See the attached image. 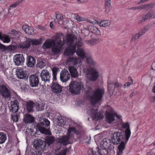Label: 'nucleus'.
Here are the masks:
<instances>
[{
	"label": "nucleus",
	"mask_w": 155,
	"mask_h": 155,
	"mask_svg": "<svg viewBox=\"0 0 155 155\" xmlns=\"http://www.w3.org/2000/svg\"><path fill=\"white\" fill-rule=\"evenodd\" d=\"M113 83L115 89L117 87L120 88L123 86L122 84L119 83L117 81H114L113 82Z\"/></svg>",
	"instance_id": "nucleus-49"
},
{
	"label": "nucleus",
	"mask_w": 155,
	"mask_h": 155,
	"mask_svg": "<svg viewBox=\"0 0 155 155\" xmlns=\"http://www.w3.org/2000/svg\"><path fill=\"white\" fill-rule=\"evenodd\" d=\"M66 42L70 46L66 48L64 52L65 56H71L76 51V47H81L83 45L81 39L79 36L75 37L74 35H69L66 38Z\"/></svg>",
	"instance_id": "nucleus-1"
},
{
	"label": "nucleus",
	"mask_w": 155,
	"mask_h": 155,
	"mask_svg": "<svg viewBox=\"0 0 155 155\" xmlns=\"http://www.w3.org/2000/svg\"><path fill=\"white\" fill-rule=\"evenodd\" d=\"M63 18V17L62 15L59 14H56L55 17L54 18V20L55 21L57 19L58 20H62Z\"/></svg>",
	"instance_id": "nucleus-50"
},
{
	"label": "nucleus",
	"mask_w": 155,
	"mask_h": 155,
	"mask_svg": "<svg viewBox=\"0 0 155 155\" xmlns=\"http://www.w3.org/2000/svg\"><path fill=\"white\" fill-rule=\"evenodd\" d=\"M99 155H108V151L106 149L101 150L98 151Z\"/></svg>",
	"instance_id": "nucleus-47"
},
{
	"label": "nucleus",
	"mask_w": 155,
	"mask_h": 155,
	"mask_svg": "<svg viewBox=\"0 0 155 155\" xmlns=\"http://www.w3.org/2000/svg\"><path fill=\"white\" fill-rule=\"evenodd\" d=\"M104 90L103 88H97L94 90L90 88L86 92L87 98L91 100L92 105H94L101 101L104 94Z\"/></svg>",
	"instance_id": "nucleus-2"
},
{
	"label": "nucleus",
	"mask_w": 155,
	"mask_h": 155,
	"mask_svg": "<svg viewBox=\"0 0 155 155\" xmlns=\"http://www.w3.org/2000/svg\"><path fill=\"white\" fill-rule=\"evenodd\" d=\"M55 42V40H46L42 45L44 48H51L52 45Z\"/></svg>",
	"instance_id": "nucleus-30"
},
{
	"label": "nucleus",
	"mask_w": 155,
	"mask_h": 155,
	"mask_svg": "<svg viewBox=\"0 0 155 155\" xmlns=\"http://www.w3.org/2000/svg\"><path fill=\"white\" fill-rule=\"evenodd\" d=\"M22 29L26 34L31 35L33 31L32 28L27 25H24L22 27Z\"/></svg>",
	"instance_id": "nucleus-31"
},
{
	"label": "nucleus",
	"mask_w": 155,
	"mask_h": 155,
	"mask_svg": "<svg viewBox=\"0 0 155 155\" xmlns=\"http://www.w3.org/2000/svg\"><path fill=\"white\" fill-rule=\"evenodd\" d=\"M114 116L117 117L116 113H114L112 114L110 113L106 112V121L109 123L110 124L112 122L115 120Z\"/></svg>",
	"instance_id": "nucleus-21"
},
{
	"label": "nucleus",
	"mask_w": 155,
	"mask_h": 155,
	"mask_svg": "<svg viewBox=\"0 0 155 155\" xmlns=\"http://www.w3.org/2000/svg\"><path fill=\"white\" fill-rule=\"evenodd\" d=\"M81 61L79 58L70 57L67 59L66 63L69 65H74L80 63Z\"/></svg>",
	"instance_id": "nucleus-20"
},
{
	"label": "nucleus",
	"mask_w": 155,
	"mask_h": 155,
	"mask_svg": "<svg viewBox=\"0 0 155 155\" xmlns=\"http://www.w3.org/2000/svg\"><path fill=\"white\" fill-rule=\"evenodd\" d=\"M68 87L69 91L74 94H80L82 88L81 83L76 81L71 82Z\"/></svg>",
	"instance_id": "nucleus-6"
},
{
	"label": "nucleus",
	"mask_w": 155,
	"mask_h": 155,
	"mask_svg": "<svg viewBox=\"0 0 155 155\" xmlns=\"http://www.w3.org/2000/svg\"><path fill=\"white\" fill-rule=\"evenodd\" d=\"M71 139V137L68 135H65L58 139V142L64 145H66L69 143L68 140Z\"/></svg>",
	"instance_id": "nucleus-22"
},
{
	"label": "nucleus",
	"mask_w": 155,
	"mask_h": 155,
	"mask_svg": "<svg viewBox=\"0 0 155 155\" xmlns=\"http://www.w3.org/2000/svg\"><path fill=\"white\" fill-rule=\"evenodd\" d=\"M25 61V59L22 54H17L14 58V62L17 65L23 64Z\"/></svg>",
	"instance_id": "nucleus-16"
},
{
	"label": "nucleus",
	"mask_w": 155,
	"mask_h": 155,
	"mask_svg": "<svg viewBox=\"0 0 155 155\" xmlns=\"http://www.w3.org/2000/svg\"><path fill=\"white\" fill-rule=\"evenodd\" d=\"M135 35L137 36V37L138 38H139L141 36H142L138 32L137 33H136Z\"/></svg>",
	"instance_id": "nucleus-64"
},
{
	"label": "nucleus",
	"mask_w": 155,
	"mask_h": 155,
	"mask_svg": "<svg viewBox=\"0 0 155 155\" xmlns=\"http://www.w3.org/2000/svg\"><path fill=\"white\" fill-rule=\"evenodd\" d=\"M150 26L148 25H147L146 26L144 27L143 28V29L145 31V32H146L149 29Z\"/></svg>",
	"instance_id": "nucleus-58"
},
{
	"label": "nucleus",
	"mask_w": 155,
	"mask_h": 155,
	"mask_svg": "<svg viewBox=\"0 0 155 155\" xmlns=\"http://www.w3.org/2000/svg\"><path fill=\"white\" fill-rule=\"evenodd\" d=\"M137 38H138L137 37V36L135 35L134 36H133L131 40V41H135Z\"/></svg>",
	"instance_id": "nucleus-61"
},
{
	"label": "nucleus",
	"mask_w": 155,
	"mask_h": 155,
	"mask_svg": "<svg viewBox=\"0 0 155 155\" xmlns=\"http://www.w3.org/2000/svg\"><path fill=\"white\" fill-rule=\"evenodd\" d=\"M40 121V123L37 124L36 126L37 130L42 134H49L48 127L50 124V121L46 118L41 119Z\"/></svg>",
	"instance_id": "nucleus-5"
},
{
	"label": "nucleus",
	"mask_w": 155,
	"mask_h": 155,
	"mask_svg": "<svg viewBox=\"0 0 155 155\" xmlns=\"http://www.w3.org/2000/svg\"><path fill=\"white\" fill-rule=\"evenodd\" d=\"M40 105L38 103H36L35 105V107L36 108V110L38 111H41L43 110L44 109V106L42 105L40 107Z\"/></svg>",
	"instance_id": "nucleus-48"
},
{
	"label": "nucleus",
	"mask_w": 155,
	"mask_h": 155,
	"mask_svg": "<svg viewBox=\"0 0 155 155\" xmlns=\"http://www.w3.org/2000/svg\"><path fill=\"white\" fill-rule=\"evenodd\" d=\"M6 46L0 43V52L6 51Z\"/></svg>",
	"instance_id": "nucleus-52"
},
{
	"label": "nucleus",
	"mask_w": 155,
	"mask_h": 155,
	"mask_svg": "<svg viewBox=\"0 0 155 155\" xmlns=\"http://www.w3.org/2000/svg\"><path fill=\"white\" fill-rule=\"evenodd\" d=\"M24 121L26 124L32 123L34 121V118L30 114H25L24 117Z\"/></svg>",
	"instance_id": "nucleus-26"
},
{
	"label": "nucleus",
	"mask_w": 155,
	"mask_h": 155,
	"mask_svg": "<svg viewBox=\"0 0 155 155\" xmlns=\"http://www.w3.org/2000/svg\"><path fill=\"white\" fill-rule=\"evenodd\" d=\"M35 59L33 57L29 56L27 58L26 64L28 67L31 68L33 67L35 64Z\"/></svg>",
	"instance_id": "nucleus-23"
},
{
	"label": "nucleus",
	"mask_w": 155,
	"mask_h": 155,
	"mask_svg": "<svg viewBox=\"0 0 155 155\" xmlns=\"http://www.w3.org/2000/svg\"><path fill=\"white\" fill-rule=\"evenodd\" d=\"M31 155H42V153L40 152H35V153H32Z\"/></svg>",
	"instance_id": "nucleus-59"
},
{
	"label": "nucleus",
	"mask_w": 155,
	"mask_h": 155,
	"mask_svg": "<svg viewBox=\"0 0 155 155\" xmlns=\"http://www.w3.org/2000/svg\"><path fill=\"white\" fill-rule=\"evenodd\" d=\"M7 138L5 134L3 132H0V144L5 143Z\"/></svg>",
	"instance_id": "nucleus-39"
},
{
	"label": "nucleus",
	"mask_w": 155,
	"mask_h": 155,
	"mask_svg": "<svg viewBox=\"0 0 155 155\" xmlns=\"http://www.w3.org/2000/svg\"><path fill=\"white\" fill-rule=\"evenodd\" d=\"M97 109H91L89 111L91 112V115L95 119H99L103 117V114L100 113H97Z\"/></svg>",
	"instance_id": "nucleus-18"
},
{
	"label": "nucleus",
	"mask_w": 155,
	"mask_h": 155,
	"mask_svg": "<svg viewBox=\"0 0 155 155\" xmlns=\"http://www.w3.org/2000/svg\"><path fill=\"white\" fill-rule=\"evenodd\" d=\"M115 90L113 82L108 81L107 82V91L110 94H113Z\"/></svg>",
	"instance_id": "nucleus-29"
},
{
	"label": "nucleus",
	"mask_w": 155,
	"mask_h": 155,
	"mask_svg": "<svg viewBox=\"0 0 155 155\" xmlns=\"http://www.w3.org/2000/svg\"><path fill=\"white\" fill-rule=\"evenodd\" d=\"M37 66L40 68L44 67L45 64V63L42 61H41L38 62L37 64Z\"/></svg>",
	"instance_id": "nucleus-51"
},
{
	"label": "nucleus",
	"mask_w": 155,
	"mask_h": 155,
	"mask_svg": "<svg viewBox=\"0 0 155 155\" xmlns=\"http://www.w3.org/2000/svg\"><path fill=\"white\" fill-rule=\"evenodd\" d=\"M40 77L42 81L45 82H49L51 77V74L47 70L43 69L40 74Z\"/></svg>",
	"instance_id": "nucleus-10"
},
{
	"label": "nucleus",
	"mask_w": 155,
	"mask_h": 155,
	"mask_svg": "<svg viewBox=\"0 0 155 155\" xmlns=\"http://www.w3.org/2000/svg\"><path fill=\"white\" fill-rule=\"evenodd\" d=\"M85 73L86 77L91 81H96L99 77L98 71L95 68L91 67L87 68Z\"/></svg>",
	"instance_id": "nucleus-7"
},
{
	"label": "nucleus",
	"mask_w": 155,
	"mask_h": 155,
	"mask_svg": "<svg viewBox=\"0 0 155 155\" xmlns=\"http://www.w3.org/2000/svg\"><path fill=\"white\" fill-rule=\"evenodd\" d=\"M68 135L70 136L71 138L74 137V134L78 135L79 134V132L74 127H70L69 128L67 132Z\"/></svg>",
	"instance_id": "nucleus-24"
},
{
	"label": "nucleus",
	"mask_w": 155,
	"mask_h": 155,
	"mask_svg": "<svg viewBox=\"0 0 155 155\" xmlns=\"http://www.w3.org/2000/svg\"><path fill=\"white\" fill-rule=\"evenodd\" d=\"M16 72V74L18 78L26 80L28 78V76L27 72L24 71L22 68L17 69Z\"/></svg>",
	"instance_id": "nucleus-11"
},
{
	"label": "nucleus",
	"mask_w": 155,
	"mask_h": 155,
	"mask_svg": "<svg viewBox=\"0 0 155 155\" xmlns=\"http://www.w3.org/2000/svg\"><path fill=\"white\" fill-rule=\"evenodd\" d=\"M17 48V47L16 46L14 45H10L8 46H6V51H15Z\"/></svg>",
	"instance_id": "nucleus-44"
},
{
	"label": "nucleus",
	"mask_w": 155,
	"mask_h": 155,
	"mask_svg": "<svg viewBox=\"0 0 155 155\" xmlns=\"http://www.w3.org/2000/svg\"><path fill=\"white\" fill-rule=\"evenodd\" d=\"M51 89L52 91L56 94L60 93L62 91V87L56 83H53L51 86Z\"/></svg>",
	"instance_id": "nucleus-17"
},
{
	"label": "nucleus",
	"mask_w": 155,
	"mask_h": 155,
	"mask_svg": "<svg viewBox=\"0 0 155 155\" xmlns=\"http://www.w3.org/2000/svg\"><path fill=\"white\" fill-rule=\"evenodd\" d=\"M65 41L64 35L62 34H57L55 38V42L51 48V51L53 54H58L61 52Z\"/></svg>",
	"instance_id": "nucleus-4"
},
{
	"label": "nucleus",
	"mask_w": 155,
	"mask_h": 155,
	"mask_svg": "<svg viewBox=\"0 0 155 155\" xmlns=\"http://www.w3.org/2000/svg\"><path fill=\"white\" fill-rule=\"evenodd\" d=\"M70 77V75L67 70L64 69L61 71L60 73V78L62 82H67L69 80Z\"/></svg>",
	"instance_id": "nucleus-13"
},
{
	"label": "nucleus",
	"mask_w": 155,
	"mask_h": 155,
	"mask_svg": "<svg viewBox=\"0 0 155 155\" xmlns=\"http://www.w3.org/2000/svg\"><path fill=\"white\" fill-rule=\"evenodd\" d=\"M49 25H50V27L51 28V29H52L53 28H54L53 27V23L52 22H51L50 23Z\"/></svg>",
	"instance_id": "nucleus-63"
},
{
	"label": "nucleus",
	"mask_w": 155,
	"mask_h": 155,
	"mask_svg": "<svg viewBox=\"0 0 155 155\" xmlns=\"http://www.w3.org/2000/svg\"><path fill=\"white\" fill-rule=\"evenodd\" d=\"M18 102L17 100L14 99L10 102L9 108L10 112L12 113H16L18 109Z\"/></svg>",
	"instance_id": "nucleus-12"
},
{
	"label": "nucleus",
	"mask_w": 155,
	"mask_h": 155,
	"mask_svg": "<svg viewBox=\"0 0 155 155\" xmlns=\"http://www.w3.org/2000/svg\"><path fill=\"white\" fill-rule=\"evenodd\" d=\"M86 61V62L91 65L94 66L96 64V63L91 57L87 58Z\"/></svg>",
	"instance_id": "nucleus-40"
},
{
	"label": "nucleus",
	"mask_w": 155,
	"mask_h": 155,
	"mask_svg": "<svg viewBox=\"0 0 155 155\" xmlns=\"http://www.w3.org/2000/svg\"><path fill=\"white\" fill-rule=\"evenodd\" d=\"M57 120L58 125V126L62 127L64 125L65 122L61 116L59 117L58 116V117H57Z\"/></svg>",
	"instance_id": "nucleus-41"
},
{
	"label": "nucleus",
	"mask_w": 155,
	"mask_h": 155,
	"mask_svg": "<svg viewBox=\"0 0 155 155\" xmlns=\"http://www.w3.org/2000/svg\"><path fill=\"white\" fill-rule=\"evenodd\" d=\"M138 32L141 35V36L144 35L145 33V32L143 29H141Z\"/></svg>",
	"instance_id": "nucleus-62"
},
{
	"label": "nucleus",
	"mask_w": 155,
	"mask_h": 155,
	"mask_svg": "<svg viewBox=\"0 0 155 155\" xmlns=\"http://www.w3.org/2000/svg\"><path fill=\"white\" fill-rule=\"evenodd\" d=\"M125 136L124 133L119 131L114 132L111 140L114 144H120L118 147V151L117 152V155H122L123 151L125 149L126 144L124 142Z\"/></svg>",
	"instance_id": "nucleus-3"
},
{
	"label": "nucleus",
	"mask_w": 155,
	"mask_h": 155,
	"mask_svg": "<svg viewBox=\"0 0 155 155\" xmlns=\"http://www.w3.org/2000/svg\"><path fill=\"white\" fill-rule=\"evenodd\" d=\"M0 93L5 98L10 97L11 93L6 86L4 85H0Z\"/></svg>",
	"instance_id": "nucleus-9"
},
{
	"label": "nucleus",
	"mask_w": 155,
	"mask_h": 155,
	"mask_svg": "<svg viewBox=\"0 0 155 155\" xmlns=\"http://www.w3.org/2000/svg\"><path fill=\"white\" fill-rule=\"evenodd\" d=\"M35 104L32 101L27 102L26 105V109L28 112H33V107Z\"/></svg>",
	"instance_id": "nucleus-32"
},
{
	"label": "nucleus",
	"mask_w": 155,
	"mask_h": 155,
	"mask_svg": "<svg viewBox=\"0 0 155 155\" xmlns=\"http://www.w3.org/2000/svg\"><path fill=\"white\" fill-rule=\"evenodd\" d=\"M84 33H87L88 35L89 32L94 33L97 35H100L101 34L100 31L95 26H89L87 27L84 30Z\"/></svg>",
	"instance_id": "nucleus-14"
},
{
	"label": "nucleus",
	"mask_w": 155,
	"mask_h": 155,
	"mask_svg": "<svg viewBox=\"0 0 155 155\" xmlns=\"http://www.w3.org/2000/svg\"><path fill=\"white\" fill-rule=\"evenodd\" d=\"M105 11L107 13H108L110 11L111 0H105Z\"/></svg>",
	"instance_id": "nucleus-34"
},
{
	"label": "nucleus",
	"mask_w": 155,
	"mask_h": 155,
	"mask_svg": "<svg viewBox=\"0 0 155 155\" xmlns=\"http://www.w3.org/2000/svg\"><path fill=\"white\" fill-rule=\"evenodd\" d=\"M22 0H18L13 4L10 5V8H8V10L11 9V8H15L16 6L19 5L22 2Z\"/></svg>",
	"instance_id": "nucleus-45"
},
{
	"label": "nucleus",
	"mask_w": 155,
	"mask_h": 155,
	"mask_svg": "<svg viewBox=\"0 0 155 155\" xmlns=\"http://www.w3.org/2000/svg\"><path fill=\"white\" fill-rule=\"evenodd\" d=\"M54 137L52 136H47L46 137L45 141L48 145L52 144L55 141Z\"/></svg>",
	"instance_id": "nucleus-36"
},
{
	"label": "nucleus",
	"mask_w": 155,
	"mask_h": 155,
	"mask_svg": "<svg viewBox=\"0 0 155 155\" xmlns=\"http://www.w3.org/2000/svg\"><path fill=\"white\" fill-rule=\"evenodd\" d=\"M42 140L41 139H35L33 142V147L36 149H39L41 147L42 145L43 142L42 141Z\"/></svg>",
	"instance_id": "nucleus-28"
},
{
	"label": "nucleus",
	"mask_w": 155,
	"mask_h": 155,
	"mask_svg": "<svg viewBox=\"0 0 155 155\" xmlns=\"http://www.w3.org/2000/svg\"><path fill=\"white\" fill-rule=\"evenodd\" d=\"M59 71V69L56 67H54L52 69L53 75V79L54 80H56V75L57 72Z\"/></svg>",
	"instance_id": "nucleus-43"
},
{
	"label": "nucleus",
	"mask_w": 155,
	"mask_h": 155,
	"mask_svg": "<svg viewBox=\"0 0 155 155\" xmlns=\"http://www.w3.org/2000/svg\"><path fill=\"white\" fill-rule=\"evenodd\" d=\"M155 18V13L153 10L148 12L145 15L140 18L138 21L139 24H141L148 19Z\"/></svg>",
	"instance_id": "nucleus-8"
},
{
	"label": "nucleus",
	"mask_w": 155,
	"mask_h": 155,
	"mask_svg": "<svg viewBox=\"0 0 155 155\" xmlns=\"http://www.w3.org/2000/svg\"><path fill=\"white\" fill-rule=\"evenodd\" d=\"M11 31V32L12 33V34L15 35V36H16L18 34L17 31L14 29L12 30Z\"/></svg>",
	"instance_id": "nucleus-60"
},
{
	"label": "nucleus",
	"mask_w": 155,
	"mask_h": 155,
	"mask_svg": "<svg viewBox=\"0 0 155 155\" xmlns=\"http://www.w3.org/2000/svg\"><path fill=\"white\" fill-rule=\"evenodd\" d=\"M12 117L13 121L17 122L18 121V115H16L14 116L12 115Z\"/></svg>",
	"instance_id": "nucleus-55"
},
{
	"label": "nucleus",
	"mask_w": 155,
	"mask_h": 155,
	"mask_svg": "<svg viewBox=\"0 0 155 155\" xmlns=\"http://www.w3.org/2000/svg\"><path fill=\"white\" fill-rule=\"evenodd\" d=\"M30 85L32 87H37L38 85L39 80L38 77L35 75H32L29 77Z\"/></svg>",
	"instance_id": "nucleus-15"
},
{
	"label": "nucleus",
	"mask_w": 155,
	"mask_h": 155,
	"mask_svg": "<svg viewBox=\"0 0 155 155\" xmlns=\"http://www.w3.org/2000/svg\"><path fill=\"white\" fill-rule=\"evenodd\" d=\"M129 79H130L131 80V82H128L125 83L124 86V88H125V87H126L127 86V87H129L131 85V83H133V80L130 77H129Z\"/></svg>",
	"instance_id": "nucleus-53"
},
{
	"label": "nucleus",
	"mask_w": 155,
	"mask_h": 155,
	"mask_svg": "<svg viewBox=\"0 0 155 155\" xmlns=\"http://www.w3.org/2000/svg\"><path fill=\"white\" fill-rule=\"evenodd\" d=\"M125 144L126 143L130 136L131 132L130 129L127 128L125 131Z\"/></svg>",
	"instance_id": "nucleus-37"
},
{
	"label": "nucleus",
	"mask_w": 155,
	"mask_h": 155,
	"mask_svg": "<svg viewBox=\"0 0 155 155\" xmlns=\"http://www.w3.org/2000/svg\"><path fill=\"white\" fill-rule=\"evenodd\" d=\"M110 140L109 139H103L102 142V145L104 148H108L110 145Z\"/></svg>",
	"instance_id": "nucleus-42"
},
{
	"label": "nucleus",
	"mask_w": 155,
	"mask_h": 155,
	"mask_svg": "<svg viewBox=\"0 0 155 155\" xmlns=\"http://www.w3.org/2000/svg\"><path fill=\"white\" fill-rule=\"evenodd\" d=\"M67 149L66 148L63 150L61 152L58 153L56 155H66Z\"/></svg>",
	"instance_id": "nucleus-54"
},
{
	"label": "nucleus",
	"mask_w": 155,
	"mask_h": 155,
	"mask_svg": "<svg viewBox=\"0 0 155 155\" xmlns=\"http://www.w3.org/2000/svg\"><path fill=\"white\" fill-rule=\"evenodd\" d=\"M80 47L77 48V51L76 52L77 54L82 59H83L86 58L85 53L84 50L81 48H79Z\"/></svg>",
	"instance_id": "nucleus-27"
},
{
	"label": "nucleus",
	"mask_w": 155,
	"mask_h": 155,
	"mask_svg": "<svg viewBox=\"0 0 155 155\" xmlns=\"http://www.w3.org/2000/svg\"><path fill=\"white\" fill-rule=\"evenodd\" d=\"M41 39H34L31 41V42L33 45H36L41 44Z\"/></svg>",
	"instance_id": "nucleus-46"
},
{
	"label": "nucleus",
	"mask_w": 155,
	"mask_h": 155,
	"mask_svg": "<svg viewBox=\"0 0 155 155\" xmlns=\"http://www.w3.org/2000/svg\"><path fill=\"white\" fill-rule=\"evenodd\" d=\"M68 69L72 77L76 78L78 77V73L76 68L72 66H69Z\"/></svg>",
	"instance_id": "nucleus-25"
},
{
	"label": "nucleus",
	"mask_w": 155,
	"mask_h": 155,
	"mask_svg": "<svg viewBox=\"0 0 155 155\" xmlns=\"http://www.w3.org/2000/svg\"><path fill=\"white\" fill-rule=\"evenodd\" d=\"M98 24L101 27H105L110 26L111 24V22L110 21L104 20L100 22Z\"/></svg>",
	"instance_id": "nucleus-33"
},
{
	"label": "nucleus",
	"mask_w": 155,
	"mask_h": 155,
	"mask_svg": "<svg viewBox=\"0 0 155 155\" xmlns=\"http://www.w3.org/2000/svg\"><path fill=\"white\" fill-rule=\"evenodd\" d=\"M0 39L1 40L3 43H8L10 42V39L7 35H2V32H0Z\"/></svg>",
	"instance_id": "nucleus-35"
},
{
	"label": "nucleus",
	"mask_w": 155,
	"mask_h": 155,
	"mask_svg": "<svg viewBox=\"0 0 155 155\" xmlns=\"http://www.w3.org/2000/svg\"><path fill=\"white\" fill-rule=\"evenodd\" d=\"M152 5L147 4L139 6L130 8L129 9V10L134 11L136 10H142L148 9L150 7H152Z\"/></svg>",
	"instance_id": "nucleus-19"
},
{
	"label": "nucleus",
	"mask_w": 155,
	"mask_h": 155,
	"mask_svg": "<svg viewBox=\"0 0 155 155\" xmlns=\"http://www.w3.org/2000/svg\"><path fill=\"white\" fill-rule=\"evenodd\" d=\"M122 126L124 128H127L130 129L129 124L127 122L123 123L122 124Z\"/></svg>",
	"instance_id": "nucleus-56"
},
{
	"label": "nucleus",
	"mask_w": 155,
	"mask_h": 155,
	"mask_svg": "<svg viewBox=\"0 0 155 155\" xmlns=\"http://www.w3.org/2000/svg\"><path fill=\"white\" fill-rule=\"evenodd\" d=\"M30 42L28 41H26L19 45L18 47L22 48H29L30 45Z\"/></svg>",
	"instance_id": "nucleus-38"
},
{
	"label": "nucleus",
	"mask_w": 155,
	"mask_h": 155,
	"mask_svg": "<svg viewBox=\"0 0 155 155\" xmlns=\"http://www.w3.org/2000/svg\"><path fill=\"white\" fill-rule=\"evenodd\" d=\"M75 19L78 21H84V18L78 16V15L75 17Z\"/></svg>",
	"instance_id": "nucleus-57"
}]
</instances>
